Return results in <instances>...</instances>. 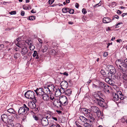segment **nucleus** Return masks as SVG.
I'll use <instances>...</instances> for the list:
<instances>
[{"instance_id":"bf43d9fd","label":"nucleus","mask_w":127,"mask_h":127,"mask_svg":"<svg viewBox=\"0 0 127 127\" xmlns=\"http://www.w3.org/2000/svg\"><path fill=\"white\" fill-rule=\"evenodd\" d=\"M93 88H97V86L95 85L94 84H93Z\"/></svg>"},{"instance_id":"72a5a7b5","label":"nucleus","mask_w":127,"mask_h":127,"mask_svg":"<svg viewBox=\"0 0 127 127\" xmlns=\"http://www.w3.org/2000/svg\"><path fill=\"white\" fill-rule=\"evenodd\" d=\"M26 42L27 43V44L30 45V46H31L32 45V42L30 40H27L26 41Z\"/></svg>"},{"instance_id":"052dcab7","label":"nucleus","mask_w":127,"mask_h":127,"mask_svg":"<svg viewBox=\"0 0 127 127\" xmlns=\"http://www.w3.org/2000/svg\"><path fill=\"white\" fill-rule=\"evenodd\" d=\"M122 24V22H120L118 24H117L116 25V27H117V26L119 25Z\"/></svg>"},{"instance_id":"4be33fe9","label":"nucleus","mask_w":127,"mask_h":127,"mask_svg":"<svg viewBox=\"0 0 127 127\" xmlns=\"http://www.w3.org/2000/svg\"><path fill=\"white\" fill-rule=\"evenodd\" d=\"M47 86L50 92H53L54 91L55 87L53 85L50 84L47 85Z\"/></svg>"},{"instance_id":"8fccbe9b","label":"nucleus","mask_w":127,"mask_h":127,"mask_svg":"<svg viewBox=\"0 0 127 127\" xmlns=\"http://www.w3.org/2000/svg\"><path fill=\"white\" fill-rule=\"evenodd\" d=\"M4 47V45L3 44H1L0 45V50L2 49Z\"/></svg>"},{"instance_id":"2eb2a0df","label":"nucleus","mask_w":127,"mask_h":127,"mask_svg":"<svg viewBox=\"0 0 127 127\" xmlns=\"http://www.w3.org/2000/svg\"><path fill=\"white\" fill-rule=\"evenodd\" d=\"M103 100L104 99L101 98L97 100L95 102L97 103L100 106L103 107H104L105 104V103L103 101Z\"/></svg>"},{"instance_id":"6e6d98bb","label":"nucleus","mask_w":127,"mask_h":127,"mask_svg":"<svg viewBox=\"0 0 127 127\" xmlns=\"http://www.w3.org/2000/svg\"><path fill=\"white\" fill-rule=\"evenodd\" d=\"M25 14V12L24 11H22L21 13V15L22 16L24 15Z\"/></svg>"},{"instance_id":"bb28decb","label":"nucleus","mask_w":127,"mask_h":127,"mask_svg":"<svg viewBox=\"0 0 127 127\" xmlns=\"http://www.w3.org/2000/svg\"><path fill=\"white\" fill-rule=\"evenodd\" d=\"M48 49V46H44L42 50V52H46Z\"/></svg>"},{"instance_id":"3c124183","label":"nucleus","mask_w":127,"mask_h":127,"mask_svg":"<svg viewBox=\"0 0 127 127\" xmlns=\"http://www.w3.org/2000/svg\"><path fill=\"white\" fill-rule=\"evenodd\" d=\"M60 73L61 74H63L64 75H66V76H67L68 75V73L66 72H64L63 73Z\"/></svg>"},{"instance_id":"1a4fd4ad","label":"nucleus","mask_w":127,"mask_h":127,"mask_svg":"<svg viewBox=\"0 0 127 127\" xmlns=\"http://www.w3.org/2000/svg\"><path fill=\"white\" fill-rule=\"evenodd\" d=\"M91 110L94 112L96 113L98 117H99L101 115V111H100L98 108L95 106H92Z\"/></svg>"},{"instance_id":"603ef678","label":"nucleus","mask_w":127,"mask_h":127,"mask_svg":"<svg viewBox=\"0 0 127 127\" xmlns=\"http://www.w3.org/2000/svg\"><path fill=\"white\" fill-rule=\"evenodd\" d=\"M117 13L119 14H120L122 13V12L119 10H118L117 12Z\"/></svg>"},{"instance_id":"f03ea898","label":"nucleus","mask_w":127,"mask_h":127,"mask_svg":"<svg viewBox=\"0 0 127 127\" xmlns=\"http://www.w3.org/2000/svg\"><path fill=\"white\" fill-rule=\"evenodd\" d=\"M81 110L82 113L90 119L92 120L93 121L95 120L94 116L91 112L89 110L84 108H82Z\"/></svg>"},{"instance_id":"4c0bfd02","label":"nucleus","mask_w":127,"mask_h":127,"mask_svg":"<svg viewBox=\"0 0 127 127\" xmlns=\"http://www.w3.org/2000/svg\"><path fill=\"white\" fill-rule=\"evenodd\" d=\"M33 117L34 119L36 121H37L38 120V117L35 115H33Z\"/></svg>"},{"instance_id":"e433bc0d","label":"nucleus","mask_w":127,"mask_h":127,"mask_svg":"<svg viewBox=\"0 0 127 127\" xmlns=\"http://www.w3.org/2000/svg\"><path fill=\"white\" fill-rule=\"evenodd\" d=\"M37 54V52L36 51H34V53L32 55V56L33 57H36V55Z\"/></svg>"},{"instance_id":"412c9836","label":"nucleus","mask_w":127,"mask_h":127,"mask_svg":"<svg viewBox=\"0 0 127 127\" xmlns=\"http://www.w3.org/2000/svg\"><path fill=\"white\" fill-rule=\"evenodd\" d=\"M93 97L95 98L94 101L96 102L97 100L101 98L100 97L99 95L97 93H95V94L93 95Z\"/></svg>"},{"instance_id":"13d9d810","label":"nucleus","mask_w":127,"mask_h":127,"mask_svg":"<svg viewBox=\"0 0 127 127\" xmlns=\"http://www.w3.org/2000/svg\"><path fill=\"white\" fill-rule=\"evenodd\" d=\"M14 126V125L13 124H9L8 125V127H13Z\"/></svg>"},{"instance_id":"49530a36","label":"nucleus","mask_w":127,"mask_h":127,"mask_svg":"<svg viewBox=\"0 0 127 127\" xmlns=\"http://www.w3.org/2000/svg\"><path fill=\"white\" fill-rule=\"evenodd\" d=\"M29 48H30V49L31 50H32V49H31V48H32V50H33V49H34L35 48V47L34 46L32 45L31 46H30L29 47Z\"/></svg>"},{"instance_id":"7c9ffc66","label":"nucleus","mask_w":127,"mask_h":127,"mask_svg":"<svg viewBox=\"0 0 127 127\" xmlns=\"http://www.w3.org/2000/svg\"><path fill=\"white\" fill-rule=\"evenodd\" d=\"M106 85V84H105L104 83L102 82H100L99 83V87L103 88L105 87V85Z\"/></svg>"},{"instance_id":"0eeeda50","label":"nucleus","mask_w":127,"mask_h":127,"mask_svg":"<svg viewBox=\"0 0 127 127\" xmlns=\"http://www.w3.org/2000/svg\"><path fill=\"white\" fill-rule=\"evenodd\" d=\"M13 118L12 117L7 116L6 115L4 114L1 116V119L2 121L5 123L13 121V120L10 119V118Z\"/></svg>"},{"instance_id":"c756f323","label":"nucleus","mask_w":127,"mask_h":127,"mask_svg":"<svg viewBox=\"0 0 127 127\" xmlns=\"http://www.w3.org/2000/svg\"><path fill=\"white\" fill-rule=\"evenodd\" d=\"M20 56V54L19 53H16L14 55V58L15 60L17 59Z\"/></svg>"},{"instance_id":"c9c22d12","label":"nucleus","mask_w":127,"mask_h":127,"mask_svg":"<svg viewBox=\"0 0 127 127\" xmlns=\"http://www.w3.org/2000/svg\"><path fill=\"white\" fill-rule=\"evenodd\" d=\"M119 96H120V97H119V98H120L121 100H123L124 98V96L122 94L120 95H119Z\"/></svg>"},{"instance_id":"a878e982","label":"nucleus","mask_w":127,"mask_h":127,"mask_svg":"<svg viewBox=\"0 0 127 127\" xmlns=\"http://www.w3.org/2000/svg\"><path fill=\"white\" fill-rule=\"evenodd\" d=\"M49 53L50 54H53L54 55L58 54V52L57 50H55L53 49L52 50H49Z\"/></svg>"},{"instance_id":"6ab92c4d","label":"nucleus","mask_w":127,"mask_h":127,"mask_svg":"<svg viewBox=\"0 0 127 127\" xmlns=\"http://www.w3.org/2000/svg\"><path fill=\"white\" fill-rule=\"evenodd\" d=\"M44 92L45 94H49L50 93L49 89L47 86L43 87H42Z\"/></svg>"},{"instance_id":"338daca9","label":"nucleus","mask_w":127,"mask_h":127,"mask_svg":"<svg viewBox=\"0 0 127 127\" xmlns=\"http://www.w3.org/2000/svg\"><path fill=\"white\" fill-rule=\"evenodd\" d=\"M31 12L32 13H35L36 12V11H33V9H32L31 11Z\"/></svg>"},{"instance_id":"a18cd8bd","label":"nucleus","mask_w":127,"mask_h":127,"mask_svg":"<svg viewBox=\"0 0 127 127\" xmlns=\"http://www.w3.org/2000/svg\"><path fill=\"white\" fill-rule=\"evenodd\" d=\"M100 72L103 75H104L106 74L105 72L103 70H101V71Z\"/></svg>"},{"instance_id":"aec40b11","label":"nucleus","mask_w":127,"mask_h":127,"mask_svg":"<svg viewBox=\"0 0 127 127\" xmlns=\"http://www.w3.org/2000/svg\"><path fill=\"white\" fill-rule=\"evenodd\" d=\"M64 91L63 93H64L65 95L68 96H69L72 93L71 90L70 89H65V90L64 89Z\"/></svg>"},{"instance_id":"4468645a","label":"nucleus","mask_w":127,"mask_h":127,"mask_svg":"<svg viewBox=\"0 0 127 127\" xmlns=\"http://www.w3.org/2000/svg\"><path fill=\"white\" fill-rule=\"evenodd\" d=\"M42 125L44 126H47L49 124L48 119L45 117H43L41 120Z\"/></svg>"},{"instance_id":"e2e57ef3","label":"nucleus","mask_w":127,"mask_h":127,"mask_svg":"<svg viewBox=\"0 0 127 127\" xmlns=\"http://www.w3.org/2000/svg\"><path fill=\"white\" fill-rule=\"evenodd\" d=\"M38 41L41 43L42 44V41L40 39H38Z\"/></svg>"},{"instance_id":"f704fd0d","label":"nucleus","mask_w":127,"mask_h":127,"mask_svg":"<svg viewBox=\"0 0 127 127\" xmlns=\"http://www.w3.org/2000/svg\"><path fill=\"white\" fill-rule=\"evenodd\" d=\"M35 17L34 16H32L31 17H30L29 18V20H33L35 19Z\"/></svg>"},{"instance_id":"ddd939ff","label":"nucleus","mask_w":127,"mask_h":127,"mask_svg":"<svg viewBox=\"0 0 127 127\" xmlns=\"http://www.w3.org/2000/svg\"><path fill=\"white\" fill-rule=\"evenodd\" d=\"M52 103H53V104L54 106L57 107H61V104H62L59 99V100L56 99H54V102Z\"/></svg>"},{"instance_id":"de8ad7c7","label":"nucleus","mask_w":127,"mask_h":127,"mask_svg":"<svg viewBox=\"0 0 127 127\" xmlns=\"http://www.w3.org/2000/svg\"><path fill=\"white\" fill-rule=\"evenodd\" d=\"M119 18V17L118 16L115 15V16H114L113 17L112 19L113 20L115 18L118 19Z\"/></svg>"},{"instance_id":"dca6fc26","label":"nucleus","mask_w":127,"mask_h":127,"mask_svg":"<svg viewBox=\"0 0 127 127\" xmlns=\"http://www.w3.org/2000/svg\"><path fill=\"white\" fill-rule=\"evenodd\" d=\"M80 119L84 123L86 122H89L91 121L90 120H87L86 118L82 116H80L79 117Z\"/></svg>"},{"instance_id":"473e14b6","label":"nucleus","mask_w":127,"mask_h":127,"mask_svg":"<svg viewBox=\"0 0 127 127\" xmlns=\"http://www.w3.org/2000/svg\"><path fill=\"white\" fill-rule=\"evenodd\" d=\"M108 83L112 86H113L114 84V82L112 79H110Z\"/></svg>"},{"instance_id":"69168bd1","label":"nucleus","mask_w":127,"mask_h":127,"mask_svg":"<svg viewBox=\"0 0 127 127\" xmlns=\"http://www.w3.org/2000/svg\"><path fill=\"white\" fill-rule=\"evenodd\" d=\"M34 110H35L37 112L38 111V108H34L33 109Z\"/></svg>"},{"instance_id":"393cba45","label":"nucleus","mask_w":127,"mask_h":127,"mask_svg":"<svg viewBox=\"0 0 127 127\" xmlns=\"http://www.w3.org/2000/svg\"><path fill=\"white\" fill-rule=\"evenodd\" d=\"M28 106L31 109H33L36 107V105L34 103H31L28 104Z\"/></svg>"},{"instance_id":"f8f14e48","label":"nucleus","mask_w":127,"mask_h":127,"mask_svg":"<svg viewBox=\"0 0 127 127\" xmlns=\"http://www.w3.org/2000/svg\"><path fill=\"white\" fill-rule=\"evenodd\" d=\"M122 94V92L120 91H118L116 93H113L112 94V96L113 99L114 100H119L120 96L119 95Z\"/></svg>"},{"instance_id":"864d4df0","label":"nucleus","mask_w":127,"mask_h":127,"mask_svg":"<svg viewBox=\"0 0 127 127\" xmlns=\"http://www.w3.org/2000/svg\"><path fill=\"white\" fill-rule=\"evenodd\" d=\"M108 55V54L107 52H105L104 53L103 56L104 57H106Z\"/></svg>"},{"instance_id":"20e7f679","label":"nucleus","mask_w":127,"mask_h":127,"mask_svg":"<svg viewBox=\"0 0 127 127\" xmlns=\"http://www.w3.org/2000/svg\"><path fill=\"white\" fill-rule=\"evenodd\" d=\"M42 99L45 101H47V102L50 103V102H52L53 100L55 99V96L54 94H51L50 96L46 94H44L41 97Z\"/></svg>"},{"instance_id":"9b49d317","label":"nucleus","mask_w":127,"mask_h":127,"mask_svg":"<svg viewBox=\"0 0 127 127\" xmlns=\"http://www.w3.org/2000/svg\"><path fill=\"white\" fill-rule=\"evenodd\" d=\"M34 91L38 96L40 97L45 93L43 92L42 88H37L36 90H34Z\"/></svg>"},{"instance_id":"7ed1b4c3","label":"nucleus","mask_w":127,"mask_h":127,"mask_svg":"<svg viewBox=\"0 0 127 127\" xmlns=\"http://www.w3.org/2000/svg\"><path fill=\"white\" fill-rule=\"evenodd\" d=\"M60 86L61 88L60 89H58L56 92V94L59 92V95H60L62 93H63L64 92V89H66L68 87V83L66 81H63L61 83Z\"/></svg>"},{"instance_id":"ea45409f","label":"nucleus","mask_w":127,"mask_h":127,"mask_svg":"<svg viewBox=\"0 0 127 127\" xmlns=\"http://www.w3.org/2000/svg\"><path fill=\"white\" fill-rule=\"evenodd\" d=\"M74 11L73 9H70L69 11V13L71 14H73L74 13Z\"/></svg>"},{"instance_id":"f3484780","label":"nucleus","mask_w":127,"mask_h":127,"mask_svg":"<svg viewBox=\"0 0 127 127\" xmlns=\"http://www.w3.org/2000/svg\"><path fill=\"white\" fill-rule=\"evenodd\" d=\"M28 52L27 48L26 47H25L22 49L21 53L22 56L26 55Z\"/></svg>"},{"instance_id":"58836bf2","label":"nucleus","mask_w":127,"mask_h":127,"mask_svg":"<svg viewBox=\"0 0 127 127\" xmlns=\"http://www.w3.org/2000/svg\"><path fill=\"white\" fill-rule=\"evenodd\" d=\"M54 0H49L48 2L51 5L54 2Z\"/></svg>"},{"instance_id":"79ce46f5","label":"nucleus","mask_w":127,"mask_h":127,"mask_svg":"<svg viewBox=\"0 0 127 127\" xmlns=\"http://www.w3.org/2000/svg\"><path fill=\"white\" fill-rule=\"evenodd\" d=\"M9 14L11 15L15 14L16 12L15 11H12L9 12Z\"/></svg>"},{"instance_id":"39448f33","label":"nucleus","mask_w":127,"mask_h":127,"mask_svg":"<svg viewBox=\"0 0 127 127\" xmlns=\"http://www.w3.org/2000/svg\"><path fill=\"white\" fill-rule=\"evenodd\" d=\"M25 96L29 99H33L34 102H36V100L35 96L34 93L31 90L27 91L25 94Z\"/></svg>"},{"instance_id":"a19ab883","label":"nucleus","mask_w":127,"mask_h":127,"mask_svg":"<svg viewBox=\"0 0 127 127\" xmlns=\"http://www.w3.org/2000/svg\"><path fill=\"white\" fill-rule=\"evenodd\" d=\"M82 11L83 13L84 14H86L87 12L86 10L84 8H83L82 9Z\"/></svg>"},{"instance_id":"774afa93","label":"nucleus","mask_w":127,"mask_h":127,"mask_svg":"<svg viewBox=\"0 0 127 127\" xmlns=\"http://www.w3.org/2000/svg\"><path fill=\"white\" fill-rule=\"evenodd\" d=\"M56 127H61L60 125L58 124H57L56 125Z\"/></svg>"},{"instance_id":"c03bdc74","label":"nucleus","mask_w":127,"mask_h":127,"mask_svg":"<svg viewBox=\"0 0 127 127\" xmlns=\"http://www.w3.org/2000/svg\"><path fill=\"white\" fill-rule=\"evenodd\" d=\"M110 79L108 77H106L105 79V81L106 82L108 83V81H109V80H110Z\"/></svg>"},{"instance_id":"f257e3e1","label":"nucleus","mask_w":127,"mask_h":127,"mask_svg":"<svg viewBox=\"0 0 127 127\" xmlns=\"http://www.w3.org/2000/svg\"><path fill=\"white\" fill-rule=\"evenodd\" d=\"M116 64L117 66L119 67L123 72H125L127 70V59L124 60L121 59L117 60L116 61Z\"/></svg>"},{"instance_id":"6e6552de","label":"nucleus","mask_w":127,"mask_h":127,"mask_svg":"<svg viewBox=\"0 0 127 127\" xmlns=\"http://www.w3.org/2000/svg\"><path fill=\"white\" fill-rule=\"evenodd\" d=\"M59 99L63 105H65L68 104L67 98L65 96L62 95L61 96Z\"/></svg>"},{"instance_id":"0e129e2a","label":"nucleus","mask_w":127,"mask_h":127,"mask_svg":"<svg viewBox=\"0 0 127 127\" xmlns=\"http://www.w3.org/2000/svg\"><path fill=\"white\" fill-rule=\"evenodd\" d=\"M17 125H18V127H23L22 126H21V125L19 124H17Z\"/></svg>"},{"instance_id":"5fc2aeb1","label":"nucleus","mask_w":127,"mask_h":127,"mask_svg":"<svg viewBox=\"0 0 127 127\" xmlns=\"http://www.w3.org/2000/svg\"><path fill=\"white\" fill-rule=\"evenodd\" d=\"M75 6L76 8H78L79 7V5L78 3H76L75 4Z\"/></svg>"},{"instance_id":"cd10ccee","label":"nucleus","mask_w":127,"mask_h":127,"mask_svg":"<svg viewBox=\"0 0 127 127\" xmlns=\"http://www.w3.org/2000/svg\"><path fill=\"white\" fill-rule=\"evenodd\" d=\"M7 111L8 112L10 113L15 114V112L14 110L12 108H10L8 109H7Z\"/></svg>"},{"instance_id":"b1692460","label":"nucleus","mask_w":127,"mask_h":127,"mask_svg":"<svg viewBox=\"0 0 127 127\" xmlns=\"http://www.w3.org/2000/svg\"><path fill=\"white\" fill-rule=\"evenodd\" d=\"M103 88L105 89V92L108 93H110L109 90L110 89V88L109 86H108L107 85H105V87Z\"/></svg>"},{"instance_id":"2f4dec72","label":"nucleus","mask_w":127,"mask_h":127,"mask_svg":"<svg viewBox=\"0 0 127 127\" xmlns=\"http://www.w3.org/2000/svg\"><path fill=\"white\" fill-rule=\"evenodd\" d=\"M69 10V9L68 8H66L64 7L62 9V11L63 13H66Z\"/></svg>"},{"instance_id":"680f3d73","label":"nucleus","mask_w":127,"mask_h":127,"mask_svg":"<svg viewBox=\"0 0 127 127\" xmlns=\"http://www.w3.org/2000/svg\"><path fill=\"white\" fill-rule=\"evenodd\" d=\"M52 118L54 119V120H55L56 121H57V118H56V117H52Z\"/></svg>"},{"instance_id":"423d86ee","label":"nucleus","mask_w":127,"mask_h":127,"mask_svg":"<svg viewBox=\"0 0 127 127\" xmlns=\"http://www.w3.org/2000/svg\"><path fill=\"white\" fill-rule=\"evenodd\" d=\"M29 110V108L27 106L26 104H24L23 106L20 108L18 111V113L19 115L21 114L23 115L26 114H28Z\"/></svg>"},{"instance_id":"37998d69","label":"nucleus","mask_w":127,"mask_h":127,"mask_svg":"<svg viewBox=\"0 0 127 127\" xmlns=\"http://www.w3.org/2000/svg\"><path fill=\"white\" fill-rule=\"evenodd\" d=\"M23 8L25 10H29V7L26 5H24L23 6Z\"/></svg>"},{"instance_id":"09e8293b","label":"nucleus","mask_w":127,"mask_h":127,"mask_svg":"<svg viewBox=\"0 0 127 127\" xmlns=\"http://www.w3.org/2000/svg\"><path fill=\"white\" fill-rule=\"evenodd\" d=\"M16 44V45L19 47L20 48H22V45H20L18 42Z\"/></svg>"},{"instance_id":"4d7b16f0","label":"nucleus","mask_w":127,"mask_h":127,"mask_svg":"<svg viewBox=\"0 0 127 127\" xmlns=\"http://www.w3.org/2000/svg\"><path fill=\"white\" fill-rule=\"evenodd\" d=\"M101 5V4H100L99 3H98V4H96L95 5V7H97Z\"/></svg>"},{"instance_id":"c85d7f7f","label":"nucleus","mask_w":127,"mask_h":127,"mask_svg":"<svg viewBox=\"0 0 127 127\" xmlns=\"http://www.w3.org/2000/svg\"><path fill=\"white\" fill-rule=\"evenodd\" d=\"M45 117L48 119L51 118L52 116L49 113L46 114L45 115Z\"/></svg>"},{"instance_id":"5701e85b","label":"nucleus","mask_w":127,"mask_h":127,"mask_svg":"<svg viewBox=\"0 0 127 127\" xmlns=\"http://www.w3.org/2000/svg\"><path fill=\"white\" fill-rule=\"evenodd\" d=\"M89 122H86L84 123L83 125L84 127H91V126L92 124V122L91 121Z\"/></svg>"},{"instance_id":"a211bd4d","label":"nucleus","mask_w":127,"mask_h":127,"mask_svg":"<svg viewBox=\"0 0 127 127\" xmlns=\"http://www.w3.org/2000/svg\"><path fill=\"white\" fill-rule=\"evenodd\" d=\"M111 20L108 17L104 18L103 19V22L105 23H107L110 22Z\"/></svg>"},{"instance_id":"9d476101","label":"nucleus","mask_w":127,"mask_h":127,"mask_svg":"<svg viewBox=\"0 0 127 127\" xmlns=\"http://www.w3.org/2000/svg\"><path fill=\"white\" fill-rule=\"evenodd\" d=\"M107 67L108 69V70L109 71V72L108 73H110L111 74H113L111 76H114V74L116 72V69L112 65H109L107 66Z\"/></svg>"}]
</instances>
